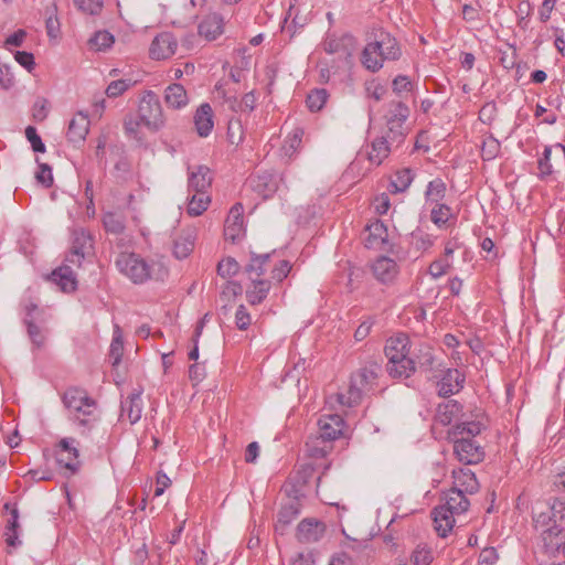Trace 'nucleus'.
<instances>
[{
  "label": "nucleus",
  "instance_id": "f257e3e1",
  "mask_svg": "<svg viewBox=\"0 0 565 565\" xmlns=\"http://www.w3.org/2000/svg\"><path fill=\"white\" fill-rule=\"evenodd\" d=\"M166 126V117L158 96L148 90L140 98L137 114H129L124 119L125 134L136 140L142 139L141 128L158 132Z\"/></svg>",
  "mask_w": 565,
  "mask_h": 565
},
{
  "label": "nucleus",
  "instance_id": "f03ea898",
  "mask_svg": "<svg viewBox=\"0 0 565 565\" xmlns=\"http://www.w3.org/2000/svg\"><path fill=\"white\" fill-rule=\"evenodd\" d=\"M68 417L81 434L85 435L96 427L100 419L97 402L79 387H70L63 394Z\"/></svg>",
  "mask_w": 565,
  "mask_h": 565
},
{
  "label": "nucleus",
  "instance_id": "7ed1b4c3",
  "mask_svg": "<svg viewBox=\"0 0 565 565\" xmlns=\"http://www.w3.org/2000/svg\"><path fill=\"white\" fill-rule=\"evenodd\" d=\"M482 430L479 422H461L448 430V439L454 444V454L465 465L479 463L484 456L482 447L473 439Z\"/></svg>",
  "mask_w": 565,
  "mask_h": 565
},
{
  "label": "nucleus",
  "instance_id": "20e7f679",
  "mask_svg": "<svg viewBox=\"0 0 565 565\" xmlns=\"http://www.w3.org/2000/svg\"><path fill=\"white\" fill-rule=\"evenodd\" d=\"M118 271L134 284H143L150 279L163 280L168 269L161 262L146 259L132 252H121L115 259Z\"/></svg>",
  "mask_w": 565,
  "mask_h": 565
},
{
  "label": "nucleus",
  "instance_id": "39448f33",
  "mask_svg": "<svg viewBox=\"0 0 565 565\" xmlns=\"http://www.w3.org/2000/svg\"><path fill=\"white\" fill-rule=\"evenodd\" d=\"M401 56L402 47L396 38L381 31L373 41L366 43L361 52L360 62L366 71L376 73L383 68L385 62H395Z\"/></svg>",
  "mask_w": 565,
  "mask_h": 565
},
{
  "label": "nucleus",
  "instance_id": "423d86ee",
  "mask_svg": "<svg viewBox=\"0 0 565 565\" xmlns=\"http://www.w3.org/2000/svg\"><path fill=\"white\" fill-rule=\"evenodd\" d=\"M319 436L310 437L306 441V449L310 457L323 458L330 450V441L344 436L347 425L339 414H322L318 419Z\"/></svg>",
  "mask_w": 565,
  "mask_h": 565
},
{
  "label": "nucleus",
  "instance_id": "0eeeda50",
  "mask_svg": "<svg viewBox=\"0 0 565 565\" xmlns=\"http://www.w3.org/2000/svg\"><path fill=\"white\" fill-rule=\"evenodd\" d=\"M386 370L392 377L407 379L415 372V361L409 358V338L398 333L386 340Z\"/></svg>",
  "mask_w": 565,
  "mask_h": 565
},
{
  "label": "nucleus",
  "instance_id": "6e6552de",
  "mask_svg": "<svg viewBox=\"0 0 565 565\" xmlns=\"http://www.w3.org/2000/svg\"><path fill=\"white\" fill-rule=\"evenodd\" d=\"M444 501L431 512L435 530L441 537H446L452 531L455 516L465 513L470 504L467 497L454 488L446 492Z\"/></svg>",
  "mask_w": 565,
  "mask_h": 565
},
{
  "label": "nucleus",
  "instance_id": "1a4fd4ad",
  "mask_svg": "<svg viewBox=\"0 0 565 565\" xmlns=\"http://www.w3.org/2000/svg\"><path fill=\"white\" fill-rule=\"evenodd\" d=\"M409 116V108L398 102L391 105L386 115L387 132L386 137L396 142L398 147L406 136L405 122Z\"/></svg>",
  "mask_w": 565,
  "mask_h": 565
},
{
  "label": "nucleus",
  "instance_id": "9d476101",
  "mask_svg": "<svg viewBox=\"0 0 565 565\" xmlns=\"http://www.w3.org/2000/svg\"><path fill=\"white\" fill-rule=\"evenodd\" d=\"M466 375L458 369H445L437 381V393L441 397L458 394L465 386Z\"/></svg>",
  "mask_w": 565,
  "mask_h": 565
},
{
  "label": "nucleus",
  "instance_id": "9b49d317",
  "mask_svg": "<svg viewBox=\"0 0 565 565\" xmlns=\"http://www.w3.org/2000/svg\"><path fill=\"white\" fill-rule=\"evenodd\" d=\"M73 438H63L58 444L56 461L66 470V476H73L79 468L78 449Z\"/></svg>",
  "mask_w": 565,
  "mask_h": 565
},
{
  "label": "nucleus",
  "instance_id": "f8f14e48",
  "mask_svg": "<svg viewBox=\"0 0 565 565\" xmlns=\"http://www.w3.org/2000/svg\"><path fill=\"white\" fill-rule=\"evenodd\" d=\"M364 244L367 248L386 250L391 246L388 243V231L386 225L375 220L366 225Z\"/></svg>",
  "mask_w": 565,
  "mask_h": 565
},
{
  "label": "nucleus",
  "instance_id": "ddd939ff",
  "mask_svg": "<svg viewBox=\"0 0 565 565\" xmlns=\"http://www.w3.org/2000/svg\"><path fill=\"white\" fill-rule=\"evenodd\" d=\"M93 248L92 237L85 231H76L72 243V248L65 258V262L76 267L82 266V262Z\"/></svg>",
  "mask_w": 565,
  "mask_h": 565
},
{
  "label": "nucleus",
  "instance_id": "4468645a",
  "mask_svg": "<svg viewBox=\"0 0 565 565\" xmlns=\"http://www.w3.org/2000/svg\"><path fill=\"white\" fill-rule=\"evenodd\" d=\"M177 46L178 43L173 34L162 32L152 40L149 55L152 60H167L175 53Z\"/></svg>",
  "mask_w": 565,
  "mask_h": 565
},
{
  "label": "nucleus",
  "instance_id": "2eb2a0df",
  "mask_svg": "<svg viewBox=\"0 0 565 565\" xmlns=\"http://www.w3.org/2000/svg\"><path fill=\"white\" fill-rule=\"evenodd\" d=\"M371 270L377 281L392 284L399 273V266L393 258L380 256L372 263Z\"/></svg>",
  "mask_w": 565,
  "mask_h": 565
},
{
  "label": "nucleus",
  "instance_id": "dca6fc26",
  "mask_svg": "<svg viewBox=\"0 0 565 565\" xmlns=\"http://www.w3.org/2000/svg\"><path fill=\"white\" fill-rule=\"evenodd\" d=\"M244 232V209L241 203L232 206L225 220L224 235L225 238L235 242Z\"/></svg>",
  "mask_w": 565,
  "mask_h": 565
},
{
  "label": "nucleus",
  "instance_id": "f3484780",
  "mask_svg": "<svg viewBox=\"0 0 565 565\" xmlns=\"http://www.w3.org/2000/svg\"><path fill=\"white\" fill-rule=\"evenodd\" d=\"M326 532L323 522L316 519H303L297 526L296 537L300 543L318 542Z\"/></svg>",
  "mask_w": 565,
  "mask_h": 565
},
{
  "label": "nucleus",
  "instance_id": "a211bd4d",
  "mask_svg": "<svg viewBox=\"0 0 565 565\" xmlns=\"http://www.w3.org/2000/svg\"><path fill=\"white\" fill-rule=\"evenodd\" d=\"M72 266L68 263L63 264L49 276V279L58 286L63 292H73L77 288V279Z\"/></svg>",
  "mask_w": 565,
  "mask_h": 565
},
{
  "label": "nucleus",
  "instance_id": "6ab92c4d",
  "mask_svg": "<svg viewBox=\"0 0 565 565\" xmlns=\"http://www.w3.org/2000/svg\"><path fill=\"white\" fill-rule=\"evenodd\" d=\"M213 173L205 166H198L189 173V192L209 193L212 185Z\"/></svg>",
  "mask_w": 565,
  "mask_h": 565
},
{
  "label": "nucleus",
  "instance_id": "aec40b11",
  "mask_svg": "<svg viewBox=\"0 0 565 565\" xmlns=\"http://www.w3.org/2000/svg\"><path fill=\"white\" fill-rule=\"evenodd\" d=\"M461 411L462 406L457 401L449 399L438 405L434 422L443 426L451 425L459 419Z\"/></svg>",
  "mask_w": 565,
  "mask_h": 565
},
{
  "label": "nucleus",
  "instance_id": "412c9836",
  "mask_svg": "<svg viewBox=\"0 0 565 565\" xmlns=\"http://www.w3.org/2000/svg\"><path fill=\"white\" fill-rule=\"evenodd\" d=\"M89 130V119L82 113L75 115L68 124L66 137L74 145L84 142Z\"/></svg>",
  "mask_w": 565,
  "mask_h": 565
},
{
  "label": "nucleus",
  "instance_id": "4be33fe9",
  "mask_svg": "<svg viewBox=\"0 0 565 565\" xmlns=\"http://www.w3.org/2000/svg\"><path fill=\"white\" fill-rule=\"evenodd\" d=\"M393 147H396V142H392L386 136L375 138L367 151L370 162L380 166L388 157Z\"/></svg>",
  "mask_w": 565,
  "mask_h": 565
},
{
  "label": "nucleus",
  "instance_id": "5701e85b",
  "mask_svg": "<svg viewBox=\"0 0 565 565\" xmlns=\"http://www.w3.org/2000/svg\"><path fill=\"white\" fill-rule=\"evenodd\" d=\"M542 540L545 551L551 555H555L565 543V531L559 525L553 524L543 530Z\"/></svg>",
  "mask_w": 565,
  "mask_h": 565
},
{
  "label": "nucleus",
  "instance_id": "b1692460",
  "mask_svg": "<svg viewBox=\"0 0 565 565\" xmlns=\"http://www.w3.org/2000/svg\"><path fill=\"white\" fill-rule=\"evenodd\" d=\"M300 513V504L296 501H291L282 505L277 514V521L275 523V532L279 535L286 533L287 527L298 518Z\"/></svg>",
  "mask_w": 565,
  "mask_h": 565
},
{
  "label": "nucleus",
  "instance_id": "393cba45",
  "mask_svg": "<svg viewBox=\"0 0 565 565\" xmlns=\"http://www.w3.org/2000/svg\"><path fill=\"white\" fill-rule=\"evenodd\" d=\"M379 371L380 366L376 363H373L360 369L352 375L351 380L354 385H358V387H360L364 393H369L374 388Z\"/></svg>",
  "mask_w": 565,
  "mask_h": 565
},
{
  "label": "nucleus",
  "instance_id": "a878e982",
  "mask_svg": "<svg viewBox=\"0 0 565 565\" xmlns=\"http://www.w3.org/2000/svg\"><path fill=\"white\" fill-rule=\"evenodd\" d=\"M452 488L460 491L463 495L473 494L479 490V482L471 470L459 469L458 471H454Z\"/></svg>",
  "mask_w": 565,
  "mask_h": 565
},
{
  "label": "nucleus",
  "instance_id": "bb28decb",
  "mask_svg": "<svg viewBox=\"0 0 565 565\" xmlns=\"http://www.w3.org/2000/svg\"><path fill=\"white\" fill-rule=\"evenodd\" d=\"M250 284L246 288V299L249 305L262 303L268 296L271 284L267 279H248Z\"/></svg>",
  "mask_w": 565,
  "mask_h": 565
},
{
  "label": "nucleus",
  "instance_id": "cd10ccee",
  "mask_svg": "<svg viewBox=\"0 0 565 565\" xmlns=\"http://www.w3.org/2000/svg\"><path fill=\"white\" fill-rule=\"evenodd\" d=\"M194 125L199 136L207 137L211 134L214 127V121L213 110L210 104L204 103L196 109L194 115Z\"/></svg>",
  "mask_w": 565,
  "mask_h": 565
},
{
  "label": "nucleus",
  "instance_id": "c85d7f7f",
  "mask_svg": "<svg viewBox=\"0 0 565 565\" xmlns=\"http://www.w3.org/2000/svg\"><path fill=\"white\" fill-rule=\"evenodd\" d=\"M164 102L169 108L182 109L188 106L189 97L185 88L178 83L170 84L164 89Z\"/></svg>",
  "mask_w": 565,
  "mask_h": 565
},
{
  "label": "nucleus",
  "instance_id": "c756f323",
  "mask_svg": "<svg viewBox=\"0 0 565 565\" xmlns=\"http://www.w3.org/2000/svg\"><path fill=\"white\" fill-rule=\"evenodd\" d=\"M224 21L223 18L216 13L207 15L200 24H199V33L204 36L206 40H215L218 35L223 33Z\"/></svg>",
  "mask_w": 565,
  "mask_h": 565
},
{
  "label": "nucleus",
  "instance_id": "7c9ffc66",
  "mask_svg": "<svg viewBox=\"0 0 565 565\" xmlns=\"http://www.w3.org/2000/svg\"><path fill=\"white\" fill-rule=\"evenodd\" d=\"M270 254L256 255L252 254L249 263L245 266L244 273L248 279H263L262 276L267 270V263Z\"/></svg>",
  "mask_w": 565,
  "mask_h": 565
},
{
  "label": "nucleus",
  "instance_id": "2f4dec72",
  "mask_svg": "<svg viewBox=\"0 0 565 565\" xmlns=\"http://www.w3.org/2000/svg\"><path fill=\"white\" fill-rule=\"evenodd\" d=\"M194 247V234L192 231H184L173 242V255L178 259L186 258Z\"/></svg>",
  "mask_w": 565,
  "mask_h": 565
},
{
  "label": "nucleus",
  "instance_id": "473e14b6",
  "mask_svg": "<svg viewBox=\"0 0 565 565\" xmlns=\"http://www.w3.org/2000/svg\"><path fill=\"white\" fill-rule=\"evenodd\" d=\"M142 414V399L140 394H131L121 404V415H126L131 424L137 423Z\"/></svg>",
  "mask_w": 565,
  "mask_h": 565
},
{
  "label": "nucleus",
  "instance_id": "72a5a7b5",
  "mask_svg": "<svg viewBox=\"0 0 565 565\" xmlns=\"http://www.w3.org/2000/svg\"><path fill=\"white\" fill-rule=\"evenodd\" d=\"M414 172L409 168H404L393 175L391 179L388 191L391 193H402L405 192L414 180Z\"/></svg>",
  "mask_w": 565,
  "mask_h": 565
},
{
  "label": "nucleus",
  "instance_id": "f704fd0d",
  "mask_svg": "<svg viewBox=\"0 0 565 565\" xmlns=\"http://www.w3.org/2000/svg\"><path fill=\"white\" fill-rule=\"evenodd\" d=\"M45 15V29L47 36L56 39L60 35V20L57 18V4L55 1H51L44 9Z\"/></svg>",
  "mask_w": 565,
  "mask_h": 565
},
{
  "label": "nucleus",
  "instance_id": "c9c22d12",
  "mask_svg": "<svg viewBox=\"0 0 565 565\" xmlns=\"http://www.w3.org/2000/svg\"><path fill=\"white\" fill-rule=\"evenodd\" d=\"M454 218L452 210L444 203H435L430 210V221L439 228L449 226V221Z\"/></svg>",
  "mask_w": 565,
  "mask_h": 565
},
{
  "label": "nucleus",
  "instance_id": "e433bc0d",
  "mask_svg": "<svg viewBox=\"0 0 565 565\" xmlns=\"http://www.w3.org/2000/svg\"><path fill=\"white\" fill-rule=\"evenodd\" d=\"M447 185L440 178H436L428 182L425 191V200L427 203H440L446 196Z\"/></svg>",
  "mask_w": 565,
  "mask_h": 565
},
{
  "label": "nucleus",
  "instance_id": "4c0bfd02",
  "mask_svg": "<svg viewBox=\"0 0 565 565\" xmlns=\"http://www.w3.org/2000/svg\"><path fill=\"white\" fill-rule=\"evenodd\" d=\"M192 196L189 200L186 212L191 216H199L205 212L211 203V196L209 193L192 192Z\"/></svg>",
  "mask_w": 565,
  "mask_h": 565
},
{
  "label": "nucleus",
  "instance_id": "58836bf2",
  "mask_svg": "<svg viewBox=\"0 0 565 565\" xmlns=\"http://www.w3.org/2000/svg\"><path fill=\"white\" fill-rule=\"evenodd\" d=\"M363 394H365L358 385H354L353 381L351 380L350 386L347 390L345 393H338L335 395L337 402L343 406V407H353L358 405Z\"/></svg>",
  "mask_w": 565,
  "mask_h": 565
},
{
  "label": "nucleus",
  "instance_id": "ea45409f",
  "mask_svg": "<svg viewBox=\"0 0 565 565\" xmlns=\"http://www.w3.org/2000/svg\"><path fill=\"white\" fill-rule=\"evenodd\" d=\"M19 529V511L17 508L11 510V518L8 520V524L6 526L4 536L6 542L11 547H17L21 544L18 534Z\"/></svg>",
  "mask_w": 565,
  "mask_h": 565
},
{
  "label": "nucleus",
  "instance_id": "a19ab883",
  "mask_svg": "<svg viewBox=\"0 0 565 565\" xmlns=\"http://www.w3.org/2000/svg\"><path fill=\"white\" fill-rule=\"evenodd\" d=\"M303 130L299 127L292 129L286 137L281 150L285 156L291 158L301 147Z\"/></svg>",
  "mask_w": 565,
  "mask_h": 565
},
{
  "label": "nucleus",
  "instance_id": "79ce46f5",
  "mask_svg": "<svg viewBox=\"0 0 565 565\" xmlns=\"http://www.w3.org/2000/svg\"><path fill=\"white\" fill-rule=\"evenodd\" d=\"M418 366L424 371H433L437 366V360L434 354V350L428 344H422L418 349V353L416 355Z\"/></svg>",
  "mask_w": 565,
  "mask_h": 565
},
{
  "label": "nucleus",
  "instance_id": "37998d69",
  "mask_svg": "<svg viewBox=\"0 0 565 565\" xmlns=\"http://www.w3.org/2000/svg\"><path fill=\"white\" fill-rule=\"evenodd\" d=\"M114 35L108 31H97L88 41L89 47L95 51H104L114 44Z\"/></svg>",
  "mask_w": 565,
  "mask_h": 565
},
{
  "label": "nucleus",
  "instance_id": "c03bdc74",
  "mask_svg": "<svg viewBox=\"0 0 565 565\" xmlns=\"http://www.w3.org/2000/svg\"><path fill=\"white\" fill-rule=\"evenodd\" d=\"M328 99V92L324 88H316L307 96V106L311 111H319Z\"/></svg>",
  "mask_w": 565,
  "mask_h": 565
},
{
  "label": "nucleus",
  "instance_id": "a18cd8bd",
  "mask_svg": "<svg viewBox=\"0 0 565 565\" xmlns=\"http://www.w3.org/2000/svg\"><path fill=\"white\" fill-rule=\"evenodd\" d=\"M122 352H124V342H122L119 329L116 328L111 343H110V350H109V359L111 360V364L114 366H116L120 363Z\"/></svg>",
  "mask_w": 565,
  "mask_h": 565
},
{
  "label": "nucleus",
  "instance_id": "49530a36",
  "mask_svg": "<svg viewBox=\"0 0 565 565\" xmlns=\"http://www.w3.org/2000/svg\"><path fill=\"white\" fill-rule=\"evenodd\" d=\"M554 150L553 146H546L543 151L542 158L539 159L537 168H539V178L544 180L553 173V168L551 164V154Z\"/></svg>",
  "mask_w": 565,
  "mask_h": 565
},
{
  "label": "nucleus",
  "instance_id": "de8ad7c7",
  "mask_svg": "<svg viewBox=\"0 0 565 565\" xmlns=\"http://www.w3.org/2000/svg\"><path fill=\"white\" fill-rule=\"evenodd\" d=\"M239 264L233 257L223 258L217 264V274L222 278H231L239 271Z\"/></svg>",
  "mask_w": 565,
  "mask_h": 565
},
{
  "label": "nucleus",
  "instance_id": "09e8293b",
  "mask_svg": "<svg viewBox=\"0 0 565 565\" xmlns=\"http://www.w3.org/2000/svg\"><path fill=\"white\" fill-rule=\"evenodd\" d=\"M433 558V552L426 545H417L411 555L413 565H429Z\"/></svg>",
  "mask_w": 565,
  "mask_h": 565
},
{
  "label": "nucleus",
  "instance_id": "8fccbe9b",
  "mask_svg": "<svg viewBox=\"0 0 565 565\" xmlns=\"http://www.w3.org/2000/svg\"><path fill=\"white\" fill-rule=\"evenodd\" d=\"M135 83L131 79H117L108 84L105 93L109 98H116L127 92Z\"/></svg>",
  "mask_w": 565,
  "mask_h": 565
},
{
  "label": "nucleus",
  "instance_id": "3c124183",
  "mask_svg": "<svg viewBox=\"0 0 565 565\" xmlns=\"http://www.w3.org/2000/svg\"><path fill=\"white\" fill-rule=\"evenodd\" d=\"M103 224L107 232L114 233V234H119L125 228L122 217H120L111 212H108L104 215Z\"/></svg>",
  "mask_w": 565,
  "mask_h": 565
},
{
  "label": "nucleus",
  "instance_id": "603ef678",
  "mask_svg": "<svg viewBox=\"0 0 565 565\" xmlns=\"http://www.w3.org/2000/svg\"><path fill=\"white\" fill-rule=\"evenodd\" d=\"M500 151V143L499 141L493 138L489 137L483 140L482 147H481V156L483 160H492L494 159Z\"/></svg>",
  "mask_w": 565,
  "mask_h": 565
},
{
  "label": "nucleus",
  "instance_id": "864d4df0",
  "mask_svg": "<svg viewBox=\"0 0 565 565\" xmlns=\"http://www.w3.org/2000/svg\"><path fill=\"white\" fill-rule=\"evenodd\" d=\"M412 237L413 245L417 250H428L435 243L434 236L425 232L413 233Z\"/></svg>",
  "mask_w": 565,
  "mask_h": 565
},
{
  "label": "nucleus",
  "instance_id": "5fc2aeb1",
  "mask_svg": "<svg viewBox=\"0 0 565 565\" xmlns=\"http://www.w3.org/2000/svg\"><path fill=\"white\" fill-rule=\"evenodd\" d=\"M450 267L451 260L447 259V257H440L429 265L428 273L433 278H439L445 275Z\"/></svg>",
  "mask_w": 565,
  "mask_h": 565
},
{
  "label": "nucleus",
  "instance_id": "6e6d98bb",
  "mask_svg": "<svg viewBox=\"0 0 565 565\" xmlns=\"http://www.w3.org/2000/svg\"><path fill=\"white\" fill-rule=\"evenodd\" d=\"M217 96L223 98L224 104L227 105L228 109L233 113H244L243 105H241V99H238L235 95H228L227 92L221 86L216 87Z\"/></svg>",
  "mask_w": 565,
  "mask_h": 565
},
{
  "label": "nucleus",
  "instance_id": "4d7b16f0",
  "mask_svg": "<svg viewBox=\"0 0 565 565\" xmlns=\"http://www.w3.org/2000/svg\"><path fill=\"white\" fill-rule=\"evenodd\" d=\"M76 8L88 14H97L103 8V0H74Z\"/></svg>",
  "mask_w": 565,
  "mask_h": 565
},
{
  "label": "nucleus",
  "instance_id": "13d9d810",
  "mask_svg": "<svg viewBox=\"0 0 565 565\" xmlns=\"http://www.w3.org/2000/svg\"><path fill=\"white\" fill-rule=\"evenodd\" d=\"M35 179L38 183H40L44 188H50L53 184V174L51 167L46 163H40L39 169L35 173Z\"/></svg>",
  "mask_w": 565,
  "mask_h": 565
},
{
  "label": "nucleus",
  "instance_id": "bf43d9fd",
  "mask_svg": "<svg viewBox=\"0 0 565 565\" xmlns=\"http://www.w3.org/2000/svg\"><path fill=\"white\" fill-rule=\"evenodd\" d=\"M227 137L231 143L238 145L243 141V129L238 119H231L228 121Z\"/></svg>",
  "mask_w": 565,
  "mask_h": 565
},
{
  "label": "nucleus",
  "instance_id": "052dcab7",
  "mask_svg": "<svg viewBox=\"0 0 565 565\" xmlns=\"http://www.w3.org/2000/svg\"><path fill=\"white\" fill-rule=\"evenodd\" d=\"M252 323V317L244 305H239L235 312V324L238 330H247Z\"/></svg>",
  "mask_w": 565,
  "mask_h": 565
},
{
  "label": "nucleus",
  "instance_id": "680f3d73",
  "mask_svg": "<svg viewBox=\"0 0 565 565\" xmlns=\"http://www.w3.org/2000/svg\"><path fill=\"white\" fill-rule=\"evenodd\" d=\"M25 137L31 143L33 151L35 152H44L45 145L42 142L41 137L38 135V131L34 127L28 126L25 128Z\"/></svg>",
  "mask_w": 565,
  "mask_h": 565
},
{
  "label": "nucleus",
  "instance_id": "e2e57ef3",
  "mask_svg": "<svg viewBox=\"0 0 565 565\" xmlns=\"http://www.w3.org/2000/svg\"><path fill=\"white\" fill-rule=\"evenodd\" d=\"M25 322L28 324V333L32 340V342L36 347H41L44 343L45 335L43 334L42 330L33 323L31 319H25Z\"/></svg>",
  "mask_w": 565,
  "mask_h": 565
},
{
  "label": "nucleus",
  "instance_id": "0e129e2a",
  "mask_svg": "<svg viewBox=\"0 0 565 565\" xmlns=\"http://www.w3.org/2000/svg\"><path fill=\"white\" fill-rule=\"evenodd\" d=\"M291 270V265L287 260H281L271 270V278L277 281H282Z\"/></svg>",
  "mask_w": 565,
  "mask_h": 565
},
{
  "label": "nucleus",
  "instance_id": "69168bd1",
  "mask_svg": "<svg viewBox=\"0 0 565 565\" xmlns=\"http://www.w3.org/2000/svg\"><path fill=\"white\" fill-rule=\"evenodd\" d=\"M497 559V550L494 547H486L480 552L478 565H493Z\"/></svg>",
  "mask_w": 565,
  "mask_h": 565
},
{
  "label": "nucleus",
  "instance_id": "338daca9",
  "mask_svg": "<svg viewBox=\"0 0 565 565\" xmlns=\"http://www.w3.org/2000/svg\"><path fill=\"white\" fill-rule=\"evenodd\" d=\"M393 90L396 93H404L412 90V82L406 75H398L393 79Z\"/></svg>",
  "mask_w": 565,
  "mask_h": 565
},
{
  "label": "nucleus",
  "instance_id": "774afa93",
  "mask_svg": "<svg viewBox=\"0 0 565 565\" xmlns=\"http://www.w3.org/2000/svg\"><path fill=\"white\" fill-rule=\"evenodd\" d=\"M15 61L26 68L28 71H31L35 66L34 56L32 53L25 52V51H18L14 55Z\"/></svg>",
  "mask_w": 565,
  "mask_h": 565
}]
</instances>
